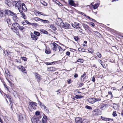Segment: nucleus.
Wrapping results in <instances>:
<instances>
[{
	"instance_id": "63",
	"label": "nucleus",
	"mask_w": 123,
	"mask_h": 123,
	"mask_svg": "<svg viewBox=\"0 0 123 123\" xmlns=\"http://www.w3.org/2000/svg\"><path fill=\"white\" fill-rule=\"evenodd\" d=\"M66 54L68 56L70 55V53L69 51H67L66 52Z\"/></svg>"
},
{
	"instance_id": "56",
	"label": "nucleus",
	"mask_w": 123,
	"mask_h": 123,
	"mask_svg": "<svg viewBox=\"0 0 123 123\" xmlns=\"http://www.w3.org/2000/svg\"><path fill=\"white\" fill-rule=\"evenodd\" d=\"M38 104H39V105L40 106H43L41 102H40V101H38ZM41 107H42V106H41Z\"/></svg>"
},
{
	"instance_id": "17",
	"label": "nucleus",
	"mask_w": 123,
	"mask_h": 123,
	"mask_svg": "<svg viewBox=\"0 0 123 123\" xmlns=\"http://www.w3.org/2000/svg\"><path fill=\"white\" fill-rule=\"evenodd\" d=\"M19 25L17 23L15 22L13 23L12 24V26L14 28L16 29L17 27L18 28Z\"/></svg>"
},
{
	"instance_id": "26",
	"label": "nucleus",
	"mask_w": 123,
	"mask_h": 123,
	"mask_svg": "<svg viewBox=\"0 0 123 123\" xmlns=\"http://www.w3.org/2000/svg\"><path fill=\"white\" fill-rule=\"evenodd\" d=\"M10 2L11 1L10 0H5V2L6 4L8 6L10 5Z\"/></svg>"
},
{
	"instance_id": "22",
	"label": "nucleus",
	"mask_w": 123,
	"mask_h": 123,
	"mask_svg": "<svg viewBox=\"0 0 123 123\" xmlns=\"http://www.w3.org/2000/svg\"><path fill=\"white\" fill-rule=\"evenodd\" d=\"M13 20L15 22H18V17L16 16H14L13 17Z\"/></svg>"
},
{
	"instance_id": "6",
	"label": "nucleus",
	"mask_w": 123,
	"mask_h": 123,
	"mask_svg": "<svg viewBox=\"0 0 123 123\" xmlns=\"http://www.w3.org/2000/svg\"><path fill=\"white\" fill-rule=\"evenodd\" d=\"M86 73H84V74L82 75L81 77V80L82 82H86V80L87 79V77L86 76Z\"/></svg>"
},
{
	"instance_id": "4",
	"label": "nucleus",
	"mask_w": 123,
	"mask_h": 123,
	"mask_svg": "<svg viewBox=\"0 0 123 123\" xmlns=\"http://www.w3.org/2000/svg\"><path fill=\"white\" fill-rule=\"evenodd\" d=\"M18 8V10L19 11L20 13H22L26 7L25 6V5L24 3H22V6H20V7L18 8Z\"/></svg>"
},
{
	"instance_id": "48",
	"label": "nucleus",
	"mask_w": 123,
	"mask_h": 123,
	"mask_svg": "<svg viewBox=\"0 0 123 123\" xmlns=\"http://www.w3.org/2000/svg\"><path fill=\"white\" fill-rule=\"evenodd\" d=\"M113 116L114 117H116L117 116V114H116V111H114L112 114Z\"/></svg>"
},
{
	"instance_id": "44",
	"label": "nucleus",
	"mask_w": 123,
	"mask_h": 123,
	"mask_svg": "<svg viewBox=\"0 0 123 123\" xmlns=\"http://www.w3.org/2000/svg\"><path fill=\"white\" fill-rule=\"evenodd\" d=\"M96 54L97 55L98 57L99 58H100L102 56V55L99 52H97L96 53Z\"/></svg>"
},
{
	"instance_id": "40",
	"label": "nucleus",
	"mask_w": 123,
	"mask_h": 123,
	"mask_svg": "<svg viewBox=\"0 0 123 123\" xmlns=\"http://www.w3.org/2000/svg\"><path fill=\"white\" fill-rule=\"evenodd\" d=\"M101 118L102 120L105 121H107L108 120L111 119H108L104 117H103L102 116H101Z\"/></svg>"
},
{
	"instance_id": "60",
	"label": "nucleus",
	"mask_w": 123,
	"mask_h": 123,
	"mask_svg": "<svg viewBox=\"0 0 123 123\" xmlns=\"http://www.w3.org/2000/svg\"><path fill=\"white\" fill-rule=\"evenodd\" d=\"M75 98L77 99L80 98V96L76 95L75 96Z\"/></svg>"
},
{
	"instance_id": "1",
	"label": "nucleus",
	"mask_w": 123,
	"mask_h": 123,
	"mask_svg": "<svg viewBox=\"0 0 123 123\" xmlns=\"http://www.w3.org/2000/svg\"><path fill=\"white\" fill-rule=\"evenodd\" d=\"M13 5L15 6L16 8H18L20 7L21 5V2L20 1H17V0H14L12 2Z\"/></svg>"
},
{
	"instance_id": "7",
	"label": "nucleus",
	"mask_w": 123,
	"mask_h": 123,
	"mask_svg": "<svg viewBox=\"0 0 123 123\" xmlns=\"http://www.w3.org/2000/svg\"><path fill=\"white\" fill-rule=\"evenodd\" d=\"M24 114L21 113L19 114V121L20 122H23L24 121Z\"/></svg>"
},
{
	"instance_id": "24",
	"label": "nucleus",
	"mask_w": 123,
	"mask_h": 123,
	"mask_svg": "<svg viewBox=\"0 0 123 123\" xmlns=\"http://www.w3.org/2000/svg\"><path fill=\"white\" fill-rule=\"evenodd\" d=\"M5 20L6 21V22L8 25H11V20L9 18L6 19Z\"/></svg>"
},
{
	"instance_id": "8",
	"label": "nucleus",
	"mask_w": 123,
	"mask_h": 123,
	"mask_svg": "<svg viewBox=\"0 0 123 123\" xmlns=\"http://www.w3.org/2000/svg\"><path fill=\"white\" fill-rule=\"evenodd\" d=\"M82 26L86 31H87L88 30L89 31H91L92 30L91 28L89 27L87 24H83Z\"/></svg>"
},
{
	"instance_id": "19",
	"label": "nucleus",
	"mask_w": 123,
	"mask_h": 123,
	"mask_svg": "<svg viewBox=\"0 0 123 123\" xmlns=\"http://www.w3.org/2000/svg\"><path fill=\"white\" fill-rule=\"evenodd\" d=\"M47 118L46 116L44 115L43 116L42 119V122L43 123H46L47 122Z\"/></svg>"
},
{
	"instance_id": "39",
	"label": "nucleus",
	"mask_w": 123,
	"mask_h": 123,
	"mask_svg": "<svg viewBox=\"0 0 123 123\" xmlns=\"http://www.w3.org/2000/svg\"><path fill=\"white\" fill-rule=\"evenodd\" d=\"M45 53L47 54H49L50 53V50L48 49H46L45 51Z\"/></svg>"
},
{
	"instance_id": "31",
	"label": "nucleus",
	"mask_w": 123,
	"mask_h": 123,
	"mask_svg": "<svg viewBox=\"0 0 123 123\" xmlns=\"http://www.w3.org/2000/svg\"><path fill=\"white\" fill-rule=\"evenodd\" d=\"M99 5V4L97 3L96 4H95L94 6L92 5V6H93V8L94 9H96V8L98 7Z\"/></svg>"
},
{
	"instance_id": "41",
	"label": "nucleus",
	"mask_w": 123,
	"mask_h": 123,
	"mask_svg": "<svg viewBox=\"0 0 123 123\" xmlns=\"http://www.w3.org/2000/svg\"><path fill=\"white\" fill-rule=\"evenodd\" d=\"M35 114L36 116H40V113L39 111H37L35 112Z\"/></svg>"
},
{
	"instance_id": "58",
	"label": "nucleus",
	"mask_w": 123,
	"mask_h": 123,
	"mask_svg": "<svg viewBox=\"0 0 123 123\" xmlns=\"http://www.w3.org/2000/svg\"><path fill=\"white\" fill-rule=\"evenodd\" d=\"M30 25H37V24L36 23H31Z\"/></svg>"
},
{
	"instance_id": "29",
	"label": "nucleus",
	"mask_w": 123,
	"mask_h": 123,
	"mask_svg": "<svg viewBox=\"0 0 123 123\" xmlns=\"http://www.w3.org/2000/svg\"><path fill=\"white\" fill-rule=\"evenodd\" d=\"M40 31L41 32L43 33L46 34H48V32L45 30L42 29L40 30Z\"/></svg>"
},
{
	"instance_id": "12",
	"label": "nucleus",
	"mask_w": 123,
	"mask_h": 123,
	"mask_svg": "<svg viewBox=\"0 0 123 123\" xmlns=\"http://www.w3.org/2000/svg\"><path fill=\"white\" fill-rule=\"evenodd\" d=\"M31 35L32 40L35 41L37 40L38 37L36 36L34 33L31 32Z\"/></svg>"
},
{
	"instance_id": "50",
	"label": "nucleus",
	"mask_w": 123,
	"mask_h": 123,
	"mask_svg": "<svg viewBox=\"0 0 123 123\" xmlns=\"http://www.w3.org/2000/svg\"><path fill=\"white\" fill-rule=\"evenodd\" d=\"M41 3H42V4L43 5L45 6H47V3L43 1V2H41Z\"/></svg>"
},
{
	"instance_id": "53",
	"label": "nucleus",
	"mask_w": 123,
	"mask_h": 123,
	"mask_svg": "<svg viewBox=\"0 0 123 123\" xmlns=\"http://www.w3.org/2000/svg\"><path fill=\"white\" fill-rule=\"evenodd\" d=\"M23 66H19L18 67V68L20 70L22 69Z\"/></svg>"
},
{
	"instance_id": "21",
	"label": "nucleus",
	"mask_w": 123,
	"mask_h": 123,
	"mask_svg": "<svg viewBox=\"0 0 123 123\" xmlns=\"http://www.w3.org/2000/svg\"><path fill=\"white\" fill-rule=\"evenodd\" d=\"M107 104H103L100 107V109L102 110H104L106 108Z\"/></svg>"
},
{
	"instance_id": "16",
	"label": "nucleus",
	"mask_w": 123,
	"mask_h": 123,
	"mask_svg": "<svg viewBox=\"0 0 123 123\" xmlns=\"http://www.w3.org/2000/svg\"><path fill=\"white\" fill-rule=\"evenodd\" d=\"M82 119L81 118L77 117L75 119V122L76 123H81Z\"/></svg>"
},
{
	"instance_id": "15",
	"label": "nucleus",
	"mask_w": 123,
	"mask_h": 123,
	"mask_svg": "<svg viewBox=\"0 0 123 123\" xmlns=\"http://www.w3.org/2000/svg\"><path fill=\"white\" fill-rule=\"evenodd\" d=\"M113 108L115 110L118 109L120 106L119 104L115 103L113 104Z\"/></svg>"
},
{
	"instance_id": "2",
	"label": "nucleus",
	"mask_w": 123,
	"mask_h": 123,
	"mask_svg": "<svg viewBox=\"0 0 123 123\" xmlns=\"http://www.w3.org/2000/svg\"><path fill=\"white\" fill-rule=\"evenodd\" d=\"M50 45L52 49L55 51H56L57 49H58V47L59 46V45L55 43H51L50 44Z\"/></svg>"
},
{
	"instance_id": "27",
	"label": "nucleus",
	"mask_w": 123,
	"mask_h": 123,
	"mask_svg": "<svg viewBox=\"0 0 123 123\" xmlns=\"http://www.w3.org/2000/svg\"><path fill=\"white\" fill-rule=\"evenodd\" d=\"M43 23H49V21L48 20H43L42 19L41 20V21Z\"/></svg>"
},
{
	"instance_id": "57",
	"label": "nucleus",
	"mask_w": 123,
	"mask_h": 123,
	"mask_svg": "<svg viewBox=\"0 0 123 123\" xmlns=\"http://www.w3.org/2000/svg\"><path fill=\"white\" fill-rule=\"evenodd\" d=\"M3 85H4L5 88H6L7 89L8 91H9V90L8 89V87L7 85L4 83L3 84Z\"/></svg>"
},
{
	"instance_id": "35",
	"label": "nucleus",
	"mask_w": 123,
	"mask_h": 123,
	"mask_svg": "<svg viewBox=\"0 0 123 123\" xmlns=\"http://www.w3.org/2000/svg\"><path fill=\"white\" fill-rule=\"evenodd\" d=\"M84 61V60L82 59H79L77 60V62H80L81 63H83Z\"/></svg>"
},
{
	"instance_id": "23",
	"label": "nucleus",
	"mask_w": 123,
	"mask_h": 123,
	"mask_svg": "<svg viewBox=\"0 0 123 123\" xmlns=\"http://www.w3.org/2000/svg\"><path fill=\"white\" fill-rule=\"evenodd\" d=\"M5 14L10 15L11 13V11L9 10H6L5 11Z\"/></svg>"
},
{
	"instance_id": "59",
	"label": "nucleus",
	"mask_w": 123,
	"mask_h": 123,
	"mask_svg": "<svg viewBox=\"0 0 123 123\" xmlns=\"http://www.w3.org/2000/svg\"><path fill=\"white\" fill-rule=\"evenodd\" d=\"M8 52H9V51H8L7 50H6L5 51L4 53L6 55H7L8 54Z\"/></svg>"
},
{
	"instance_id": "10",
	"label": "nucleus",
	"mask_w": 123,
	"mask_h": 123,
	"mask_svg": "<svg viewBox=\"0 0 123 123\" xmlns=\"http://www.w3.org/2000/svg\"><path fill=\"white\" fill-rule=\"evenodd\" d=\"M35 75L36 79H37V80L38 82H40L42 79V78L40 75L36 73L35 74Z\"/></svg>"
},
{
	"instance_id": "52",
	"label": "nucleus",
	"mask_w": 123,
	"mask_h": 123,
	"mask_svg": "<svg viewBox=\"0 0 123 123\" xmlns=\"http://www.w3.org/2000/svg\"><path fill=\"white\" fill-rule=\"evenodd\" d=\"M22 59L24 60V61H27V58H26L24 57H21Z\"/></svg>"
},
{
	"instance_id": "25",
	"label": "nucleus",
	"mask_w": 123,
	"mask_h": 123,
	"mask_svg": "<svg viewBox=\"0 0 123 123\" xmlns=\"http://www.w3.org/2000/svg\"><path fill=\"white\" fill-rule=\"evenodd\" d=\"M33 19L36 21H41V20H42V19H40L39 18L36 17L34 18H33Z\"/></svg>"
},
{
	"instance_id": "14",
	"label": "nucleus",
	"mask_w": 123,
	"mask_h": 123,
	"mask_svg": "<svg viewBox=\"0 0 123 123\" xmlns=\"http://www.w3.org/2000/svg\"><path fill=\"white\" fill-rule=\"evenodd\" d=\"M72 25L73 27L76 28H80V24L78 23L75 22L74 24H72Z\"/></svg>"
},
{
	"instance_id": "9",
	"label": "nucleus",
	"mask_w": 123,
	"mask_h": 123,
	"mask_svg": "<svg viewBox=\"0 0 123 123\" xmlns=\"http://www.w3.org/2000/svg\"><path fill=\"white\" fill-rule=\"evenodd\" d=\"M62 23L61 26H62V27L64 28L68 29L70 25L67 23H64L63 22Z\"/></svg>"
},
{
	"instance_id": "13",
	"label": "nucleus",
	"mask_w": 123,
	"mask_h": 123,
	"mask_svg": "<svg viewBox=\"0 0 123 123\" xmlns=\"http://www.w3.org/2000/svg\"><path fill=\"white\" fill-rule=\"evenodd\" d=\"M88 102L90 103L93 104L96 102L95 98H89L88 99Z\"/></svg>"
},
{
	"instance_id": "46",
	"label": "nucleus",
	"mask_w": 123,
	"mask_h": 123,
	"mask_svg": "<svg viewBox=\"0 0 123 123\" xmlns=\"http://www.w3.org/2000/svg\"><path fill=\"white\" fill-rule=\"evenodd\" d=\"M21 15L22 16V17H23V18L25 19L26 18V16L25 15V13H22L21 14Z\"/></svg>"
},
{
	"instance_id": "42",
	"label": "nucleus",
	"mask_w": 123,
	"mask_h": 123,
	"mask_svg": "<svg viewBox=\"0 0 123 123\" xmlns=\"http://www.w3.org/2000/svg\"><path fill=\"white\" fill-rule=\"evenodd\" d=\"M20 71L24 73L26 72V69H25V68L23 67V68L22 69L20 70Z\"/></svg>"
},
{
	"instance_id": "61",
	"label": "nucleus",
	"mask_w": 123,
	"mask_h": 123,
	"mask_svg": "<svg viewBox=\"0 0 123 123\" xmlns=\"http://www.w3.org/2000/svg\"><path fill=\"white\" fill-rule=\"evenodd\" d=\"M25 22H26V23L27 24L29 25H30V24H31V23L29 22L27 20H25Z\"/></svg>"
},
{
	"instance_id": "54",
	"label": "nucleus",
	"mask_w": 123,
	"mask_h": 123,
	"mask_svg": "<svg viewBox=\"0 0 123 123\" xmlns=\"http://www.w3.org/2000/svg\"><path fill=\"white\" fill-rule=\"evenodd\" d=\"M11 14H10V15H11L12 16H13V15H14V16H15L16 15V14L14 13L13 12H12L11 11Z\"/></svg>"
},
{
	"instance_id": "64",
	"label": "nucleus",
	"mask_w": 123,
	"mask_h": 123,
	"mask_svg": "<svg viewBox=\"0 0 123 123\" xmlns=\"http://www.w3.org/2000/svg\"><path fill=\"white\" fill-rule=\"evenodd\" d=\"M71 82V80L70 79H69L68 80V84H70Z\"/></svg>"
},
{
	"instance_id": "20",
	"label": "nucleus",
	"mask_w": 123,
	"mask_h": 123,
	"mask_svg": "<svg viewBox=\"0 0 123 123\" xmlns=\"http://www.w3.org/2000/svg\"><path fill=\"white\" fill-rule=\"evenodd\" d=\"M35 13L36 15H39V14L45 16H46L47 15H46L44 13H43L42 12L39 11H36V13Z\"/></svg>"
},
{
	"instance_id": "5",
	"label": "nucleus",
	"mask_w": 123,
	"mask_h": 123,
	"mask_svg": "<svg viewBox=\"0 0 123 123\" xmlns=\"http://www.w3.org/2000/svg\"><path fill=\"white\" fill-rule=\"evenodd\" d=\"M32 121L33 123H43L37 118H33Z\"/></svg>"
},
{
	"instance_id": "32",
	"label": "nucleus",
	"mask_w": 123,
	"mask_h": 123,
	"mask_svg": "<svg viewBox=\"0 0 123 123\" xmlns=\"http://www.w3.org/2000/svg\"><path fill=\"white\" fill-rule=\"evenodd\" d=\"M18 28L21 31H23L24 29L25 28L24 27L20 26V25H19V26H18Z\"/></svg>"
},
{
	"instance_id": "18",
	"label": "nucleus",
	"mask_w": 123,
	"mask_h": 123,
	"mask_svg": "<svg viewBox=\"0 0 123 123\" xmlns=\"http://www.w3.org/2000/svg\"><path fill=\"white\" fill-rule=\"evenodd\" d=\"M68 1L69 4L70 5L73 6H74L75 5V4L73 0H69Z\"/></svg>"
},
{
	"instance_id": "3",
	"label": "nucleus",
	"mask_w": 123,
	"mask_h": 123,
	"mask_svg": "<svg viewBox=\"0 0 123 123\" xmlns=\"http://www.w3.org/2000/svg\"><path fill=\"white\" fill-rule=\"evenodd\" d=\"M29 105L31 109L34 110L36 109V106L37 105V104L34 102H32L30 103Z\"/></svg>"
},
{
	"instance_id": "28",
	"label": "nucleus",
	"mask_w": 123,
	"mask_h": 123,
	"mask_svg": "<svg viewBox=\"0 0 123 123\" xmlns=\"http://www.w3.org/2000/svg\"><path fill=\"white\" fill-rule=\"evenodd\" d=\"M55 70L54 68L53 67H50L48 68V70L50 71H55Z\"/></svg>"
},
{
	"instance_id": "37",
	"label": "nucleus",
	"mask_w": 123,
	"mask_h": 123,
	"mask_svg": "<svg viewBox=\"0 0 123 123\" xmlns=\"http://www.w3.org/2000/svg\"><path fill=\"white\" fill-rule=\"evenodd\" d=\"M5 13V11L3 12L2 11H0V16L1 17H3Z\"/></svg>"
},
{
	"instance_id": "62",
	"label": "nucleus",
	"mask_w": 123,
	"mask_h": 123,
	"mask_svg": "<svg viewBox=\"0 0 123 123\" xmlns=\"http://www.w3.org/2000/svg\"><path fill=\"white\" fill-rule=\"evenodd\" d=\"M95 100H96V101H100L101 100V99L100 98H95Z\"/></svg>"
},
{
	"instance_id": "33",
	"label": "nucleus",
	"mask_w": 123,
	"mask_h": 123,
	"mask_svg": "<svg viewBox=\"0 0 123 123\" xmlns=\"http://www.w3.org/2000/svg\"><path fill=\"white\" fill-rule=\"evenodd\" d=\"M6 97H7V98H9V100L10 102V103L11 106V107H12V101H11V98H10V97H9V96L8 95V94L6 95Z\"/></svg>"
},
{
	"instance_id": "38",
	"label": "nucleus",
	"mask_w": 123,
	"mask_h": 123,
	"mask_svg": "<svg viewBox=\"0 0 123 123\" xmlns=\"http://www.w3.org/2000/svg\"><path fill=\"white\" fill-rule=\"evenodd\" d=\"M43 106L44 107V109H45V111H46L47 112V113H49V111L48 109V108L47 107H46L45 105H44Z\"/></svg>"
},
{
	"instance_id": "51",
	"label": "nucleus",
	"mask_w": 123,
	"mask_h": 123,
	"mask_svg": "<svg viewBox=\"0 0 123 123\" xmlns=\"http://www.w3.org/2000/svg\"><path fill=\"white\" fill-rule=\"evenodd\" d=\"M58 49H59V51H62V49L59 45V46L58 47Z\"/></svg>"
},
{
	"instance_id": "55",
	"label": "nucleus",
	"mask_w": 123,
	"mask_h": 123,
	"mask_svg": "<svg viewBox=\"0 0 123 123\" xmlns=\"http://www.w3.org/2000/svg\"><path fill=\"white\" fill-rule=\"evenodd\" d=\"M90 24L92 27H94L95 26L94 24L92 22H90Z\"/></svg>"
},
{
	"instance_id": "43",
	"label": "nucleus",
	"mask_w": 123,
	"mask_h": 123,
	"mask_svg": "<svg viewBox=\"0 0 123 123\" xmlns=\"http://www.w3.org/2000/svg\"><path fill=\"white\" fill-rule=\"evenodd\" d=\"M78 50L79 51H81L82 52L85 51V49L82 48H78Z\"/></svg>"
},
{
	"instance_id": "34",
	"label": "nucleus",
	"mask_w": 123,
	"mask_h": 123,
	"mask_svg": "<svg viewBox=\"0 0 123 123\" xmlns=\"http://www.w3.org/2000/svg\"><path fill=\"white\" fill-rule=\"evenodd\" d=\"M88 122V120L86 119H85L82 120L81 123H87Z\"/></svg>"
},
{
	"instance_id": "36",
	"label": "nucleus",
	"mask_w": 123,
	"mask_h": 123,
	"mask_svg": "<svg viewBox=\"0 0 123 123\" xmlns=\"http://www.w3.org/2000/svg\"><path fill=\"white\" fill-rule=\"evenodd\" d=\"M34 34L38 36H39L40 35V33L39 32L36 31H34Z\"/></svg>"
},
{
	"instance_id": "47",
	"label": "nucleus",
	"mask_w": 123,
	"mask_h": 123,
	"mask_svg": "<svg viewBox=\"0 0 123 123\" xmlns=\"http://www.w3.org/2000/svg\"><path fill=\"white\" fill-rule=\"evenodd\" d=\"M74 38L76 41H78L79 39V38L77 37L76 36H74Z\"/></svg>"
},
{
	"instance_id": "49",
	"label": "nucleus",
	"mask_w": 123,
	"mask_h": 123,
	"mask_svg": "<svg viewBox=\"0 0 123 123\" xmlns=\"http://www.w3.org/2000/svg\"><path fill=\"white\" fill-rule=\"evenodd\" d=\"M86 108L89 110H91L92 109V107L88 105L86 106Z\"/></svg>"
},
{
	"instance_id": "11",
	"label": "nucleus",
	"mask_w": 123,
	"mask_h": 123,
	"mask_svg": "<svg viewBox=\"0 0 123 123\" xmlns=\"http://www.w3.org/2000/svg\"><path fill=\"white\" fill-rule=\"evenodd\" d=\"M56 23L59 25L61 26L62 23L63 22L62 20L60 18H59L56 19Z\"/></svg>"
},
{
	"instance_id": "30",
	"label": "nucleus",
	"mask_w": 123,
	"mask_h": 123,
	"mask_svg": "<svg viewBox=\"0 0 123 123\" xmlns=\"http://www.w3.org/2000/svg\"><path fill=\"white\" fill-rule=\"evenodd\" d=\"M50 28L54 31L56 29V28L53 25H51L50 26Z\"/></svg>"
},
{
	"instance_id": "45",
	"label": "nucleus",
	"mask_w": 123,
	"mask_h": 123,
	"mask_svg": "<svg viewBox=\"0 0 123 123\" xmlns=\"http://www.w3.org/2000/svg\"><path fill=\"white\" fill-rule=\"evenodd\" d=\"M88 51L91 53H93V49L91 48L88 49Z\"/></svg>"
}]
</instances>
